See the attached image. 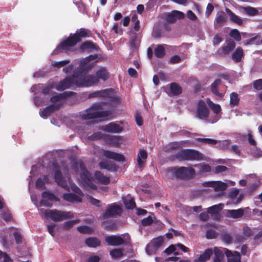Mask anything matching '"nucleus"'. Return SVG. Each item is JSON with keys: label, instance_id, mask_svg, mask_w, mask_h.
<instances>
[{"label": "nucleus", "instance_id": "nucleus-1", "mask_svg": "<svg viewBox=\"0 0 262 262\" xmlns=\"http://www.w3.org/2000/svg\"><path fill=\"white\" fill-rule=\"evenodd\" d=\"M83 63V62L79 63V66L73 71L72 76H67L58 84H55L56 89L62 91L74 85L78 87L90 85L89 82L91 77H87L85 81L83 79V75L88 72V68Z\"/></svg>", "mask_w": 262, "mask_h": 262}, {"label": "nucleus", "instance_id": "nucleus-2", "mask_svg": "<svg viewBox=\"0 0 262 262\" xmlns=\"http://www.w3.org/2000/svg\"><path fill=\"white\" fill-rule=\"evenodd\" d=\"M111 114L108 111H104L100 104H94L90 108L80 113L81 118L84 120L99 118L100 121L108 119V117Z\"/></svg>", "mask_w": 262, "mask_h": 262}, {"label": "nucleus", "instance_id": "nucleus-3", "mask_svg": "<svg viewBox=\"0 0 262 262\" xmlns=\"http://www.w3.org/2000/svg\"><path fill=\"white\" fill-rule=\"evenodd\" d=\"M74 171L79 173L81 183L85 187L91 189H96V186L93 183V180L89 172L85 169L83 164L79 161L73 166Z\"/></svg>", "mask_w": 262, "mask_h": 262}, {"label": "nucleus", "instance_id": "nucleus-4", "mask_svg": "<svg viewBox=\"0 0 262 262\" xmlns=\"http://www.w3.org/2000/svg\"><path fill=\"white\" fill-rule=\"evenodd\" d=\"M39 214L44 215L47 219H51L55 222H60L64 220L74 217V214L70 211H61L57 210H39Z\"/></svg>", "mask_w": 262, "mask_h": 262}, {"label": "nucleus", "instance_id": "nucleus-5", "mask_svg": "<svg viewBox=\"0 0 262 262\" xmlns=\"http://www.w3.org/2000/svg\"><path fill=\"white\" fill-rule=\"evenodd\" d=\"M176 158L181 161H201L205 160V156L200 151L192 149H183L176 155Z\"/></svg>", "mask_w": 262, "mask_h": 262}, {"label": "nucleus", "instance_id": "nucleus-6", "mask_svg": "<svg viewBox=\"0 0 262 262\" xmlns=\"http://www.w3.org/2000/svg\"><path fill=\"white\" fill-rule=\"evenodd\" d=\"M195 172V170L190 167H173L167 170V176L171 179L174 177L178 178L184 179L192 177L194 176Z\"/></svg>", "mask_w": 262, "mask_h": 262}, {"label": "nucleus", "instance_id": "nucleus-7", "mask_svg": "<svg viewBox=\"0 0 262 262\" xmlns=\"http://www.w3.org/2000/svg\"><path fill=\"white\" fill-rule=\"evenodd\" d=\"M77 42L71 33L69 36L62 41L53 51L54 54H58L60 53H68L72 51V49L75 47Z\"/></svg>", "mask_w": 262, "mask_h": 262}, {"label": "nucleus", "instance_id": "nucleus-8", "mask_svg": "<svg viewBox=\"0 0 262 262\" xmlns=\"http://www.w3.org/2000/svg\"><path fill=\"white\" fill-rule=\"evenodd\" d=\"M54 178L55 182L58 184V185L66 190H69L70 189H71L75 193L80 195H83V194L81 192V190L74 184L72 183L70 180L68 182L69 184L68 186L67 181L63 179L61 173L59 171H57L55 172Z\"/></svg>", "mask_w": 262, "mask_h": 262}, {"label": "nucleus", "instance_id": "nucleus-9", "mask_svg": "<svg viewBox=\"0 0 262 262\" xmlns=\"http://www.w3.org/2000/svg\"><path fill=\"white\" fill-rule=\"evenodd\" d=\"M87 77H91L90 78L89 83L90 85H85V86H91L99 82V79L103 81H106L109 78V73L107 72L105 68H101L96 72V76L93 75H83V79L85 81Z\"/></svg>", "mask_w": 262, "mask_h": 262}, {"label": "nucleus", "instance_id": "nucleus-10", "mask_svg": "<svg viewBox=\"0 0 262 262\" xmlns=\"http://www.w3.org/2000/svg\"><path fill=\"white\" fill-rule=\"evenodd\" d=\"M99 97L103 98H118L115 90L113 88L106 89L94 92L89 95V98Z\"/></svg>", "mask_w": 262, "mask_h": 262}, {"label": "nucleus", "instance_id": "nucleus-11", "mask_svg": "<svg viewBox=\"0 0 262 262\" xmlns=\"http://www.w3.org/2000/svg\"><path fill=\"white\" fill-rule=\"evenodd\" d=\"M208 106L207 99L206 100V102L203 100H200L196 107V117L201 119H204L208 117L209 110Z\"/></svg>", "mask_w": 262, "mask_h": 262}, {"label": "nucleus", "instance_id": "nucleus-12", "mask_svg": "<svg viewBox=\"0 0 262 262\" xmlns=\"http://www.w3.org/2000/svg\"><path fill=\"white\" fill-rule=\"evenodd\" d=\"M203 185L205 187H212L215 191H222L227 187V184L221 181H211L204 182Z\"/></svg>", "mask_w": 262, "mask_h": 262}, {"label": "nucleus", "instance_id": "nucleus-13", "mask_svg": "<svg viewBox=\"0 0 262 262\" xmlns=\"http://www.w3.org/2000/svg\"><path fill=\"white\" fill-rule=\"evenodd\" d=\"M54 101H52L54 103L53 105H50L45 109H44L42 111L40 112V115L42 118H46L48 116L50 115L51 111L55 109H57L61 105L60 100L61 99H53Z\"/></svg>", "mask_w": 262, "mask_h": 262}, {"label": "nucleus", "instance_id": "nucleus-14", "mask_svg": "<svg viewBox=\"0 0 262 262\" xmlns=\"http://www.w3.org/2000/svg\"><path fill=\"white\" fill-rule=\"evenodd\" d=\"M101 129L107 133H119L122 132V127L119 125L111 122L107 125H103L101 127Z\"/></svg>", "mask_w": 262, "mask_h": 262}, {"label": "nucleus", "instance_id": "nucleus-15", "mask_svg": "<svg viewBox=\"0 0 262 262\" xmlns=\"http://www.w3.org/2000/svg\"><path fill=\"white\" fill-rule=\"evenodd\" d=\"M185 15L183 12L174 10L166 15V20L168 23H173L176 21L177 19H183Z\"/></svg>", "mask_w": 262, "mask_h": 262}, {"label": "nucleus", "instance_id": "nucleus-16", "mask_svg": "<svg viewBox=\"0 0 262 262\" xmlns=\"http://www.w3.org/2000/svg\"><path fill=\"white\" fill-rule=\"evenodd\" d=\"M207 104L212 112L216 114V118L212 122L217 121L222 114L221 106L218 104L213 103L210 99H207Z\"/></svg>", "mask_w": 262, "mask_h": 262}, {"label": "nucleus", "instance_id": "nucleus-17", "mask_svg": "<svg viewBox=\"0 0 262 262\" xmlns=\"http://www.w3.org/2000/svg\"><path fill=\"white\" fill-rule=\"evenodd\" d=\"M122 212L121 208L117 205H113L109 206L106 209L104 216L105 217H112L119 215Z\"/></svg>", "mask_w": 262, "mask_h": 262}, {"label": "nucleus", "instance_id": "nucleus-18", "mask_svg": "<svg viewBox=\"0 0 262 262\" xmlns=\"http://www.w3.org/2000/svg\"><path fill=\"white\" fill-rule=\"evenodd\" d=\"M90 35L91 31L82 28L77 30L75 33L72 34V36L75 39L77 43L81 40V38L90 37Z\"/></svg>", "mask_w": 262, "mask_h": 262}, {"label": "nucleus", "instance_id": "nucleus-19", "mask_svg": "<svg viewBox=\"0 0 262 262\" xmlns=\"http://www.w3.org/2000/svg\"><path fill=\"white\" fill-rule=\"evenodd\" d=\"M140 40L136 33H133L129 40V47L132 52L137 51L139 47Z\"/></svg>", "mask_w": 262, "mask_h": 262}, {"label": "nucleus", "instance_id": "nucleus-20", "mask_svg": "<svg viewBox=\"0 0 262 262\" xmlns=\"http://www.w3.org/2000/svg\"><path fill=\"white\" fill-rule=\"evenodd\" d=\"M244 53L243 48L241 47H238L232 53L231 59L236 62L238 63L242 61L244 58Z\"/></svg>", "mask_w": 262, "mask_h": 262}, {"label": "nucleus", "instance_id": "nucleus-21", "mask_svg": "<svg viewBox=\"0 0 262 262\" xmlns=\"http://www.w3.org/2000/svg\"><path fill=\"white\" fill-rule=\"evenodd\" d=\"M105 241L111 246H119L124 243L123 239L121 236L117 235L107 236L105 238Z\"/></svg>", "mask_w": 262, "mask_h": 262}, {"label": "nucleus", "instance_id": "nucleus-22", "mask_svg": "<svg viewBox=\"0 0 262 262\" xmlns=\"http://www.w3.org/2000/svg\"><path fill=\"white\" fill-rule=\"evenodd\" d=\"M239 191V189L236 188L230 189V204H237L242 201L243 198V194H241L237 198H236Z\"/></svg>", "mask_w": 262, "mask_h": 262}, {"label": "nucleus", "instance_id": "nucleus-23", "mask_svg": "<svg viewBox=\"0 0 262 262\" xmlns=\"http://www.w3.org/2000/svg\"><path fill=\"white\" fill-rule=\"evenodd\" d=\"M227 21L226 15L223 11L219 12L215 18V28L221 27L224 25Z\"/></svg>", "mask_w": 262, "mask_h": 262}, {"label": "nucleus", "instance_id": "nucleus-24", "mask_svg": "<svg viewBox=\"0 0 262 262\" xmlns=\"http://www.w3.org/2000/svg\"><path fill=\"white\" fill-rule=\"evenodd\" d=\"M98 46L91 41L83 42L80 46V49L83 51L92 52L97 50Z\"/></svg>", "mask_w": 262, "mask_h": 262}, {"label": "nucleus", "instance_id": "nucleus-25", "mask_svg": "<svg viewBox=\"0 0 262 262\" xmlns=\"http://www.w3.org/2000/svg\"><path fill=\"white\" fill-rule=\"evenodd\" d=\"M103 155L107 158L112 159L118 161H124L125 158L122 155L110 150H104Z\"/></svg>", "mask_w": 262, "mask_h": 262}, {"label": "nucleus", "instance_id": "nucleus-26", "mask_svg": "<svg viewBox=\"0 0 262 262\" xmlns=\"http://www.w3.org/2000/svg\"><path fill=\"white\" fill-rule=\"evenodd\" d=\"M95 178L99 183L104 185L108 184L110 182V178L104 176L100 171L95 172Z\"/></svg>", "mask_w": 262, "mask_h": 262}, {"label": "nucleus", "instance_id": "nucleus-27", "mask_svg": "<svg viewBox=\"0 0 262 262\" xmlns=\"http://www.w3.org/2000/svg\"><path fill=\"white\" fill-rule=\"evenodd\" d=\"M42 199L40 202V206H50L51 205L46 201V200H53L54 196L48 192H43L42 194Z\"/></svg>", "mask_w": 262, "mask_h": 262}, {"label": "nucleus", "instance_id": "nucleus-28", "mask_svg": "<svg viewBox=\"0 0 262 262\" xmlns=\"http://www.w3.org/2000/svg\"><path fill=\"white\" fill-rule=\"evenodd\" d=\"M63 198L65 200L72 203L80 202L81 201L80 196L73 193H65L63 194Z\"/></svg>", "mask_w": 262, "mask_h": 262}, {"label": "nucleus", "instance_id": "nucleus-29", "mask_svg": "<svg viewBox=\"0 0 262 262\" xmlns=\"http://www.w3.org/2000/svg\"><path fill=\"white\" fill-rule=\"evenodd\" d=\"M147 152L144 150H140L138 155L137 161L139 167H142L147 158Z\"/></svg>", "mask_w": 262, "mask_h": 262}, {"label": "nucleus", "instance_id": "nucleus-30", "mask_svg": "<svg viewBox=\"0 0 262 262\" xmlns=\"http://www.w3.org/2000/svg\"><path fill=\"white\" fill-rule=\"evenodd\" d=\"M55 83L54 82L43 84L42 94L46 96L51 94L53 89L55 88Z\"/></svg>", "mask_w": 262, "mask_h": 262}, {"label": "nucleus", "instance_id": "nucleus-31", "mask_svg": "<svg viewBox=\"0 0 262 262\" xmlns=\"http://www.w3.org/2000/svg\"><path fill=\"white\" fill-rule=\"evenodd\" d=\"M212 250L207 249L197 259L195 260L194 262H205L210 258Z\"/></svg>", "mask_w": 262, "mask_h": 262}, {"label": "nucleus", "instance_id": "nucleus-32", "mask_svg": "<svg viewBox=\"0 0 262 262\" xmlns=\"http://www.w3.org/2000/svg\"><path fill=\"white\" fill-rule=\"evenodd\" d=\"M244 212L245 210L243 208L230 210V217L233 219L241 218L243 216Z\"/></svg>", "mask_w": 262, "mask_h": 262}, {"label": "nucleus", "instance_id": "nucleus-33", "mask_svg": "<svg viewBox=\"0 0 262 262\" xmlns=\"http://www.w3.org/2000/svg\"><path fill=\"white\" fill-rule=\"evenodd\" d=\"M170 91L173 95H178L182 93V88L177 83H171L170 84Z\"/></svg>", "mask_w": 262, "mask_h": 262}, {"label": "nucleus", "instance_id": "nucleus-34", "mask_svg": "<svg viewBox=\"0 0 262 262\" xmlns=\"http://www.w3.org/2000/svg\"><path fill=\"white\" fill-rule=\"evenodd\" d=\"M155 55L158 58H162L165 54V49L162 45H159L155 48Z\"/></svg>", "mask_w": 262, "mask_h": 262}, {"label": "nucleus", "instance_id": "nucleus-35", "mask_svg": "<svg viewBox=\"0 0 262 262\" xmlns=\"http://www.w3.org/2000/svg\"><path fill=\"white\" fill-rule=\"evenodd\" d=\"M223 204L213 205L208 208L207 212L210 214H216L219 212L223 208Z\"/></svg>", "mask_w": 262, "mask_h": 262}, {"label": "nucleus", "instance_id": "nucleus-36", "mask_svg": "<svg viewBox=\"0 0 262 262\" xmlns=\"http://www.w3.org/2000/svg\"><path fill=\"white\" fill-rule=\"evenodd\" d=\"M230 37L237 42H240L242 39L241 34L236 29L230 30Z\"/></svg>", "mask_w": 262, "mask_h": 262}, {"label": "nucleus", "instance_id": "nucleus-37", "mask_svg": "<svg viewBox=\"0 0 262 262\" xmlns=\"http://www.w3.org/2000/svg\"><path fill=\"white\" fill-rule=\"evenodd\" d=\"M86 244L91 247H96L100 245V241L96 238L91 237L85 240Z\"/></svg>", "mask_w": 262, "mask_h": 262}, {"label": "nucleus", "instance_id": "nucleus-38", "mask_svg": "<svg viewBox=\"0 0 262 262\" xmlns=\"http://www.w3.org/2000/svg\"><path fill=\"white\" fill-rule=\"evenodd\" d=\"M221 80L220 79H216L211 84V91L215 95L222 97L221 94H220L217 91V86L220 84Z\"/></svg>", "mask_w": 262, "mask_h": 262}, {"label": "nucleus", "instance_id": "nucleus-39", "mask_svg": "<svg viewBox=\"0 0 262 262\" xmlns=\"http://www.w3.org/2000/svg\"><path fill=\"white\" fill-rule=\"evenodd\" d=\"M230 21L233 22L234 24L238 26H242L243 24V19L238 16L235 15L234 13L230 11Z\"/></svg>", "mask_w": 262, "mask_h": 262}, {"label": "nucleus", "instance_id": "nucleus-40", "mask_svg": "<svg viewBox=\"0 0 262 262\" xmlns=\"http://www.w3.org/2000/svg\"><path fill=\"white\" fill-rule=\"evenodd\" d=\"M43 84L38 83L34 84L31 88V91L35 95H39L42 94Z\"/></svg>", "mask_w": 262, "mask_h": 262}, {"label": "nucleus", "instance_id": "nucleus-41", "mask_svg": "<svg viewBox=\"0 0 262 262\" xmlns=\"http://www.w3.org/2000/svg\"><path fill=\"white\" fill-rule=\"evenodd\" d=\"M110 255L113 258H119L123 255V251L120 249H115L110 251Z\"/></svg>", "mask_w": 262, "mask_h": 262}, {"label": "nucleus", "instance_id": "nucleus-42", "mask_svg": "<svg viewBox=\"0 0 262 262\" xmlns=\"http://www.w3.org/2000/svg\"><path fill=\"white\" fill-rule=\"evenodd\" d=\"M124 204L125 207L128 209H133L135 207L134 200L130 196H128L124 200Z\"/></svg>", "mask_w": 262, "mask_h": 262}, {"label": "nucleus", "instance_id": "nucleus-43", "mask_svg": "<svg viewBox=\"0 0 262 262\" xmlns=\"http://www.w3.org/2000/svg\"><path fill=\"white\" fill-rule=\"evenodd\" d=\"M158 249L154 244H151V243L150 242L146 246V252L148 255H152L156 253Z\"/></svg>", "mask_w": 262, "mask_h": 262}, {"label": "nucleus", "instance_id": "nucleus-44", "mask_svg": "<svg viewBox=\"0 0 262 262\" xmlns=\"http://www.w3.org/2000/svg\"><path fill=\"white\" fill-rule=\"evenodd\" d=\"M194 166L199 168L200 173L207 172L211 170V167L207 164H196Z\"/></svg>", "mask_w": 262, "mask_h": 262}, {"label": "nucleus", "instance_id": "nucleus-45", "mask_svg": "<svg viewBox=\"0 0 262 262\" xmlns=\"http://www.w3.org/2000/svg\"><path fill=\"white\" fill-rule=\"evenodd\" d=\"M75 94V93L72 91L65 92L59 95L53 96L51 98H68L69 97L73 96Z\"/></svg>", "mask_w": 262, "mask_h": 262}, {"label": "nucleus", "instance_id": "nucleus-46", "mask_svg": "<svg viewBox=\"0 0 262 262\" xmlns=\"http://www.w3.org/2000/svg\"><path fill=\"white\" fill-rule=\"evenodd\" d=\"M230 262H241V255L238 252L230 251Z\"/></svg>", "mask_w": 262, "mask_h": 262}, {"label": "nucleus", "instance_id": "nucleus-47", "mask_svg": "<svg viewBox=\"0 0 262 262\" xmlns=\"http://www.w3.org/2000/svg\"><path fill=\"white\" fill-rule=\"evenodd\" d=\"M97 58V54H95L94 55H90L89 56L85 58L84 60H82L80 61V63L82 62H83V64L85 66H86V68H88V72L90 69V67L88 65V63L92 60H94Z\"/></svg>", "mask_w": 262, "mask_h": 262}, {"label": "nucleus", "instance_id": "nucleus-48", "mask_svg": "<svg viewBox=\"0 0 262 262\" xmlns=\"http://www.w3.org/2000/svg\"><path fill=\"white\" fill-rule=\"evenodd\" d=\"M150 242L151 243V244H154L158 249H159L163 243V238L162 236H159L152 239Z\"/></svg>", "mask_w": 262, "mask_h": 262}, {"label": "nucleus", "instance_id": "nucleus-49", "mask_svg": "<svg viewBox=\"0 0 262 262\" xmlns=\"http://www.w3.org/2000/svg\"><path fill=\"white\" fill-rule=\"evenodd\" d=\"M155 219V217L154 215H149L142 220V224L143 226L150 225L154 222Z\"/></svg>", "mask_w": 262, "mask_h": 262}, {"label": "nucleus", "instance_id": "nucleus-50", "mask_svg": "<svg viewBox=\"0 0 262 262\" xmlns=\"http://www.w3.org/2000/svg\"><path fill=\"white\" fill-rule=\"evenodd\" d=\"M245 11L250 16H255L258 14V10L256 8L251 7L246 8Z\"/></svg>", "mask_w": 262, "mask_h": 262}, {"label": "nucleus", "instance_id": "nucleus-51", "mask_svg": "<svg viewBox=\"0 0 262 262\" xmlns=\"http://www.w3.org/2000/svg\"><path fill=\"white\" fill-rule=\"evenodd\" d=\"M77 230L82 233H91L93 232V229L86 226H82L77 228Z\"/></svg>", "mask_w": 262, "mask_h": 262}, {"label": "nucleus", "instance_id": "nucleus-52", "mask_svg": "<svg viewBox=\"0 0 262 262\" xmlns=\"http://www.w3.org/2000/svg\"><path fill=\"white\" fill-rule=\"evenodd\" d=\"M70 60H64L60 61H54L53 63H52V66L57 68H60L61 67H63L65 65L68 64L69 63H70Z\"/></svg>", "mask_w": 262, "mask_h": 262}, {"label": "nucleus", "instance_id": "nucleus-53", "mask_svg": "<svg viewBox=\"0 0 262 262\" xmlns=\"http://www.w3.org/2000/svg\"><path fill=\"white\" fill-rule=\"evenodd\" d=\"M49 182V179L48 177L45 176L43 180H42L41 178H39L36 183V186L37 188H42L43 186L45 183H48Z\"/></svg>", "mask_w": 262, "mask_h": 262}, {"label": "nucleus", "instance_id": "nucleus-54", "mask_svg": "<svg viewBox=\"0 0 262 262\" xmlns=\"http://www.w3.org/2000/svg\"><path fill=\"white\" fill-rule=\"evenodd\" d=\"M243 233L245 236L250 237L253 235V232L249 227L245 226L243 228Z\"/></svg>", "mask_w": 262, "mask_h": 262}, {"label": "nucleus", "instance_id": "nucleus-55", "mask_svg": "<svg viewBox=\"0 0 262 262\" xmlns=\"http://www.w3.org/2000/svg\"><path fill=\"white\" fill-rule=\"evenodd\" d=\"M199 141L202 142L204 143L208 144L209 145H214L217 143V141L214 139L209 138H198Z\"/></svg>", "mask_w": 262, "mask_h": 262}, {"label": "nucleus", "instance_id": "nucleus-56", "mask_svg": "<svg viewBox=\"0 0 262 262\" xmlns=\"http://www.w3.org/2000/svg\"><path fill=\"white\" fill-rule=\"evenodd\" d=\"M11 259L5 253L0 250V262H10Z\"/></svg>", "mask_w": 262, "mask_h": 262}, {"label": "nucleus", "instance_id": "nucleus-57", "mask_svg": "<svg viewBox=\"0 0 262 262\" xmlns=\"http://www.w3.org/2000/svg\"><path fill=\"white\" fill-rule=\"evenodd\" d=\"M254 89L260 91L262 90V79L256 80L253 82Z\"/></svg>", "mask_w": 262, "mask_h": 262}, {"label": "nucleus", "instance_id": "nucleus-58", "mask_svg": "<svg viewBox=\"0 0 262 262\" xmlns=\"http://www.w3.org/2000/svg\"><path fill=\"white\" fill-rule=\"evenodd\" d=\"M79 221L78 220L68 221V222L64 223L63 224V226L64 228H65L66 229H70L72 226H73L74 225L79 223Z\"/></svg>", "mask_w": 262, "mask_h": 262}, {"label": "nucleus", "instance_id": "nucleus-59", "mask_svg": "<svg viewBox=\"0 0 262 262\" xmlns=\"http://www.w3.org/2000/svg\"><path fill=\"white\" fill-rule=\"evenodd\" d=\"M176 249L175 245H171L165 250L164 252L167 255H169L172 252H174V254L177 255H178V253L175 252Z\"/></svg>", "mask_w": 262, "mask_h": 262}, {"label": "nucleus", "instance_id": "nucleus-60", "mask_svg": "<svg viewBox=\"0 0 262 262\" xmlns=\"http://www.w3.org/2000/svg\"><path fill=\"white\" fill-rule=\"evenodd\" d=\"M152 35L154 38H159L162 36V32L160 29L156 28L152 32Z\"/></svg>", "mask_w": 262, "mask_h": 262}, {"label": "nucleus", "instance_id": "nucleus-61", "mask_svg": "<svg viewBox=\"0 0 262 262\" xmlns=\"http://www.w3.org/2000/svg\"><path fill=\"white\" fill-rule=\"evenodd\" d=\"M86 198L87 200L92 204L96 206H99L100 202L98 200H97L90 195H87Z\"/></svg>", "mask_w": 262, "mask_h": 262}, {"label": "nucleus", "instance_id": "nucleus-62", "mask_svg": "<svg viewBox=\"0 0 262 262\" xmlns=\"http://www.w3.org/2000/svg\"><path fill=\"white\" fill-rule=\"evenodd\" d=\"M1 215L3 219L6 222H9L12 220V215L9 212H4Z\"/></svg>", "mask_w": 262, "mask_h": 262}, {"label": "nucleus", "instance_id": "nucleus-63", "mask_svg": "<svg viewBox=\"0 0 262 262\" xmlns=\"http://www.w3.org/2000/svg\"><path fill=\"white\" fill-rule=\"evenodd\" d=\"M213 9H214L213 6L211 4L209 3L207 5V6L206 8V12H205L206 16L207 17H208L211 14V13L213 11Z\"/></svg>", "mask_w": 262, "mask_h": 262}, {"label": "nucleus", "instance_id": "nucleus-64", "mask_svg": "<svg viewBox=\"0 0 262 262\" xmlns=\"http://www.w3.org/2000/svg\"><path fill=\"white\" fill-rule=\"evenodd\" d=\"M181 60L180 57L178 55H174L170 57V62L172 64L179 63Z\"/></svg>", "mask_w": 262, "mask_h": 262}]
</instances>
